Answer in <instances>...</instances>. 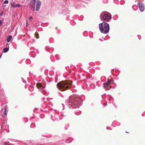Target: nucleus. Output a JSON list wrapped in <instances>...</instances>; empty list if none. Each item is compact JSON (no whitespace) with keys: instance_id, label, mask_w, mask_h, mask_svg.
<instances>
[{"instance_id":"7","label":"nucleus","mask_w":145,"mask_h":145,"mask_svg":"<svg viewBox=\"0 0 145 145\" xmlns=\"http://www.w3.org/2000/svg\"><path fill=\"white\" fill-rule=\"evenodd\" d=\"M137 5L140 11L142 12H143L144 10V4L142 3L138 2L137 3Z\"/></svg>"},{"instance_id":"18","label":"nucleus","mask_w":145,"mask_h":145,"mask_svg":"<svg viewBox=\"0 0 145 145\" xmlns=\"http://www.w3.org/2000/svg\"><path fill=\"white\" fill-rule=\"evenodd\" d=\"M3 12H1L0 13V17H1L3 14Z\"/></svg>"},{"instance_id":"3","label":"nucleus","mask_w":145,"mask_h":145,"mask_svg":"<svg viewBox=\"0 0 145 145\" xmlns=\"http://www.w3.org/2000/svg\"><path fill=\"white\" fill-rule=\"evenodd\" d=\"M99 30L101 33H107L108 32L109 29V25L106 23L103 22L99 24Z\"/></svg>"},{"instance_id":"17","label":"nucleus","mask_w":145,"mask_h":145,"mask_svg":"<svg viewBox=\"0 0 145 145\" xmlns=\"http://www.w3.org/2000/svg\"><path fill=\"white\" fill-rule=\"evenodd\" d=\"M7 106H5V111H7Z\"/></svg>"},{"instance_id":"8","label":"nucleus","mask_w":145,"mask_h":145,"mask_svg":"<svg viewBox=\"0 0 145 145\" xmlns=\"http://www.w3.org/2000/svg\"><path fill=\"white\" fill-rule=\"evenodd\" d=\"M41 5V2L39 0H37L36 2V10L39 11Z\"/></svg>"},{"instance_id":"16","label":"nucleus","mask_w":145,"mask_h":145,"mask_svg":"<svg viewBox=\"0 0 145 145\" xmlns=\"http://www.w3.org/2000/svg\"><path fill=\"white\" fill-rule=\"evenodd\" d=\"M7 111H5L4 112V114L5 115H7Z\"/></svg>"},{"instance_id":"10","label":"nucleus","mask_w":145,"mask_h":145,"mask_svg":"<svg viewBox=\"0 0 145 145\" xmlns=\"http://www.w3.org/2000/svg\"><path fill=\"white\" fill-rule=\"evenodd\" d=\"M11 6L13 7L16 8L17 7H20L21 5L19 4H16L14 2H13L12 3Z\"/></svg>"},{"instance_id":"19","label":"nucleus","mask_w":145,"mask_h":145,"mask_svg":"<svg viewBox=\"0 0 145 145\" xmlns=\"http://www.w3.org/2000/svg\"><path fill=\"white\" fill-rule=\"evenodd\" d=\"M29 19L31 21L33 19V17L31 16L29 18Z\"/></svg>"},{"instance_id":"12","label":"nucleus","mask_w":145,"mask_h":145,"mask_svg":"<svg viewBox=\"0 0 145 145\" xmlns=\"http://www.w3.org/2000/svg\"><path fill=\"white\" fill-rule=\"evenodd\" d=\"M9 50V48H5L3 49L4 52L6 53Z\"/></svg>"},{"instance_id":"13","label":"nucleus","mask_w":145,"mask_h":145,"mask_svg":"<svg viewBox=\"0 0 145 145\" xmlns=\"http://www.w3.org/2000/svg\"><path fill=\"white\" fill-rule=\"evenodd\" d=\"M35 37H36V38L37 39L39 38V34L37 33L36 32L35 34Z\"/></svg>"},{"instance_id":"15","label":"nucleus","mask_w":145,"mask_h":145,"mask_svg":"<svg viewBox=\"0 0 145 145\" xmlns=\"http://www.w3.org/2000/svg\"><path fill=\"white\" fill-rule=\"evenodd\" d=\"M8 1L7 0H5L4 2V3L5 4H8Z\"/></svg>"},{"instance_id":"1","label":"nucleus","mask_w":145,"mask_h":145,"mask_svg":"<svg viewBox=\"0 0 145 145\" xmlns=\"http://www.w3.org/2000/svg\"><path fill=\"white\" fill-rule=\"evenodd\" d=\"M72 83V82L71 80L62 81L57 84V87L58 89L64 91L69 89Z\"/></svg>"},{"instance_id":"20","label":"nucleus","mask_w":145,"mask_h":145,"mask_svg":"<svg viewBox=\"0 0 145 145\" xmlns=\"http://www.w3.org/2000/svg\"><path fill=\"white\" fill-rule=\"evenodd\" d=\"M2 23V21L0 20V25H1Z\"/></svg>"},{"instance_id":"14","label":"nucleus","mask_w":145,"mask_h":145,"mask_svg":"<svg viewBox=\"0 0 145 145\" xmlns=\"http://www.w3.org/2000/svg\"><path fill=\"white\" fill-rule=\"evenodd\" d=\"M4 145H10V144L8 142H5L4 143Z\"/></svg>"},{"instance_id":"4","label":"nucleus","mask_w":145,"mask_h":145,"mask_svg":"<svg viewBox=\"0 0 145 145\" xmlns=\"http://www.w3.org/2000/svg\"><path fill=\"white\" fill-rule=\"evenodd\" d=\"M36 0H32L31 1L29 4V6L31 9L33 10H35V3Z\"/></svg>"},{"instance_id":"2","label":"nucleus","mask_w":145,"mask_h":145,"mask_svg":"<svg viewBox=\"0 0 145 145\" xmlns=\"http://www.w3.org/2000/svg\"><path fill=\"white\" fill-rule=\"evenodd\" d=\"M82 101L80 98L75 97H72L69 100V102L71 103L70 105L75 108L79 107L82 104Z\"/></svg>"},{"instance_id":"5","label":"nucleus","mask_w":145,"mask_h":145,"mask_svg":"<svg viewBox=\"0 0 145 145\" xmlns=\"http://www.w3.org/2000/svg\"><path fill=\"white\" fill-rule=\"evenodd\" d=\"M103 19L106 21V22H108L111 18V16L106 14H105L102 17Z\"/></svg>"},{"instance_id":"11","label":"nucleus","mask_w":145,"mask_h":145,"mask_svg":"<svg viewBox=\"0 0 145 145\" xmlns=\"http://www.w3.org/2000/svg\"><path fill=\"white\" fill-rule=\"evenodd\" d=\"M12 36L11 35L9 36L7 38V41L8 42H9L12 38Z\"/></svg>"},{"instance_id":"6","label":"nucleus","mask_w":145,"mask_h":145,"mask_svg":"<svg viewBox=\"0 0 145 145\" xmlns=\"http://www.w3.org/2000/svg\"><path fill=\"white\" fill-rule=\"evenodd\" d=\"M111 82V80L109 78H108V80L106 82L104 83L103 84V86L104 88L106 90H108L109 89V88L107 87L109 85Z\"/></svg>"},{"instance_id":"9","label":"nucleus","mask_w":145,"mask_h":145,"mask_svg":"<svg viewBox=\"0 0 145 145\" xmlns=\"http://www.w3.org/2000/svg\"><path fill=\"white\" fill-rule=\"evenodd\" d=\"M36 86L37 88H39L40 89H43L44 88V87L43 86H42L39 83H37Z\"/></svg>"},{"instance_id":"21","label":"nucleus","mask_w":145,"mask_h":145,"mask_svg":"<svg viewBox=\"0 0 145 145\" xmlns=\"http://www.w3.org/2000/svg\"><path fill=\"white\" fill-rule=\"evenodd\" d=\"M126 132L127 133H128V132Z\"/></svg>"}]
</instances>
